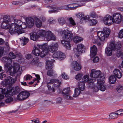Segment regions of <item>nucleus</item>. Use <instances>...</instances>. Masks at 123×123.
<instances>
[{
    "instance_id": "obj_13",
    "label": "nucleus",
    "mask_w": 123,
    "mask_h": 123,
    "mask_svg": "<svg viewBox=\"0 0 123 123\" xmlns=\"http://www.w3.org/2000/svg\"><path fill=\"white\" fill-rule=\"evenodd\" d=\"M56 79H50L49 82H48L47 83V86L49 90L51 92H54L55 89L53 88H52L50 85L54 84L55 82H56Z\"/></svg>"
},
{
    "instance_id": "obj_16",
    "label": "nucleus",
    "mask_w": 123,
    "mask_h": 123,
    "mask_svg": "<svg viewBox=\"0 0 123 123\" xmlns=\"http://www.w3.org/2000/svg\"><path fill=\"white\" fill-rule=\"evenodd\" d=\"M53 57H54L58 58L59 59L62 60L65 58V54L63 52L57 51L53 54Z\"/></svg>"
},
{
    "instance_id": "obj_36",
    "label": "nucleus",
    "mask_w": 123,
    "mask_h": 123,
    "mask_svg": "<svg viewBox=\"0 0 123 123\" xmlns=\"http://www.w3.org/2000/svg\"><path fill=\"white\" fill-rule=\"evenodd\" d=\"M80 91L78 88H75L74 92L73 95V97H76L78 96L80 93Z\"/></svg>"
},
{
    "instance_id": "obj_9",
    "label": "nucleus",
    "mask_w": 123,
    "mask_h": 123,
    "mask_svg": "<svg viewBox=\"0 0 123 123\" xmlns=\"http://www.w3.org/2000/svg\"><path fill=\"white\" fill-rule=\"evenodd\" d=\"M112 17V22L119 24L122 21V15L119 13H114Z\"/></svg>"
},
{
    "instance_id": "obj_7",
    "label": "nucleus",
    "mask_w": 123,
    "mask_h": 123,
    "mask_svg": "<svg viewBox=\"0 0 123 123\" xmlns=\"http://www.w3.org/2000/svg\"><path fill=\"white\" fill-rule=\"evenodd\" d=\"M37 46L39 48L42 50V51L41 52H40L39 56L42 57H44L48 52L47 46L45 44L41 45H37Z\"/></svg>"
},
{
    "instance_id": "obj_2",
    "label": "nucleus",
    "mask_w": 123,
    "mask_h": 123,
    "mask_svg": "<svg viewBox=\"0 0 123 123\" xmlns=\"http://www.w3.org/2000/svg\"><path fill=\"white\" fill-rule=\"evenodd\" d=\"M73 35L72 31L67 30L63 31L62 33V37L64 39L61 41V43L66 48L68 49H70V42L73 39Z\"/></svg>"
},
{
    "instance_id": "obj_39",
    "label": "nucleus",
    "mask_w": 123,
    "mask_h": 123,
    "mask_svg": "<svg viewBox=\"0 0 123 123\" xmlns=\"http://www.w3.org/2000/svg\"><path fill=\"white\" fill-rule=\"evenodd\" d=\"M103 31L105 34L106 37H108L110 33V30L107 28H103Z\"/></svg>"
},
{
    "instance_id": "obj_20",
    "label": "nucleus",
    "mask_w": 123,
    "mask_h": 123,
    "mask_svg": "<svg viewBox=\"0 0 123 123\" xmlns=\"http://www.w3.org/2000/svg\"><path fill=\"white\" fill-rule=\"evenodd\" d=\"M97 49L96 46L93 45L91 48L90 56L91 57L94 56L96 54Z\"/></svg>"
},
{
    "instance_id": "obj_4",
    "label": "nucleus",
    "mask_w": 123,
    "mask_h": 123,
    "mask_svg": "<svg viewBox=\"0 0 123 123\" xmlns=\"http://www.w3.org/2000/svg\"><path fill=\"white\" fill-rule=\"evenodd\" d=\"M84 45L81 44H79L77 45V48H74L73 49L74 53V57L77 59V61H79L80 60V56L81 53L83 52V48Z\"/></svg>"
},
{
    "instance_id": "obj_26",
    "label": "nucleus",
    "mask_w": 123,
    "mask_h": 123,
    "mask_svg": "<svg viewBox=\"0 0 123 123\" xmlns=\"http://www.w3.org/2000/svg\"><path fill=\"white\" fill-rule=\"evenodd\" d=\"M40 51L37 47H34L32 51V52L35 56H38L40 55Z\"/></svg>"
},
{
    "instance_id": "obj_50",
    "label": "nucleus",
    "mask_w": 123,
    "mask_h": 123,
    "mask_svg": "<svg viewBox=\"0 0 123 123\" xmlns=\"http://www.w3.org/2000/svg\"><path fill=\"white\" fill-rule=\"evenodd\" d=\"M9 71L10 75L12 76H14L16 73L17 72V71L14 69H13V71L11 70Z\"/></svg>"
},
{
    "instance_id": "obj_28",
    "label": "nucleus",
    "mask_w": 123,
    "mask_h": 123,
    "mask_svg": "<svg viewBox=\"0 0 123 123\" xmlns=\"http://www.w3.org/2000/svg\"><path fill=\"white\" fill-rule=\"evenodd\" d=\"M53 63L51 61L47 60L46 62V68L47 69H52L53 68Z\"/></svg>"
},
{
    "instance_id": "obj_61",
    "label": "nucleus",
    "mask_w": 123,
    "mask_h": 123,
    "mask_svg": "<svg viewBox=\"0 0 123 123\" xmlns=\"http://www.w3.org/2000/svg\"><path fill=\"white\" fill-rule=\"evenodd\" d=\"M25 80H30L31 78H32V77L29 74H27L25 76Z\"/></svg>"
},
{
    "instance_id": "obj_27",
    "label": "nucleus",
    "mask_w": 123,
    "mask_h": 123,
    "mask_svg": "<svg viewBox=\"0 0 123 123\" xmlns=\"http://www.w3.org/2000/svg\"><path fill=\"white\" fill-rule=\"evenodd\" d=\"M34 19L36 27L37 28H39L41 27L42 25V21L37 17H34Z\"/></svg>"
},
{
    "instance_id": "obj_47",
    "label": "nucleus",
    "mask_w": 123,
    "mask_h": 123,
    "mask_svg": "<svg viewBox=\"0 0 123 123\" xmlns=\"http://www.w3.org/2000/svg\"><path fill=\"white\" fill-rule=\"evenodd\" d=\"M90 16L93 18H96L98 17V15L94 11H92L90 13Z\"/></svg>"
},
{
    "instance_id": "obj_60",
    "label": "nucleus",
    "mask_w": 123,
    "mask_h": 123,
    "mask_svg": "<svg viewBox=\"0 0 123 123\" xmlns=\"http://www.w3.org/2000/svg\"><path fill=\"white\" fill-rule=\"evenodd\" d=\"M97 86H95L93 88V91L94 92H97L98 91L99 89V87L98 86V84H97Z\"/></svg>"
},
{
    "instance_id": "obj_38",
    "label": "nucleus",
    "mask_w": 123,
    "mask_h": 123,
    "mask_svg": "<svg viewBox=\"0 0 123 123\" xmlns=\"http://www.w3.org/2000/svg\"><path fill=\"white\" fill-rule=\"evenodd\" d=\"M3 21L6 23H8L11 22V20L10 17L7 15H5L3 18Z\"/></svg>"
},
{
    "instance_id": "obj_42",
    "label": "nucleus",
    "mask_w": 123,
    "mask_h": 123,
    "mask_svg": "<svg viewBox=\"0 0 123 123\" xmlns=\"http://www.w3.org/2000/svg\"><path fill=\"white\" fill-rule=\"evenodd\" d=\"M39 58L38 57H35L32 60L31 62V64L32 65H34L38 62Z\"/></svg>"
},
{
    "instance_id": "obj_44",
    "label": "nucleus",
    "mask_w": 123,
    "mask_h": 123,
    "mask_svg": "<svg viewBox=\"0 0 123 123\" xmlns=\"http://www.w3.org/2000/svg\"><path fill=\"white\" fill-rule=\"evenodd\" d=\"M58 22L60 25H62L65 24V21L63 18L61 17L59 18Z\"/></svg>"
},
{
    "instance_id": "obj_8",
    "label": "nucleus",
    "mask_w": 123,
    "mask_h": 123,
    "mask_svg": "<svg viewBox=\"0 0 123 123\" xmlns=\"http://www.w3.org/2000/svg\"><path fill=\"white\" fill-rule=\"evenodd\" d=\"M100 79H98L97 83L98 84V86L99 87L100 90L104 91L106 89V86L103 85L104 82L105 77L104 76H101Z\"/></svg>"
},
{
    "instance_id": "obj_11",
    "label": "nucleus",
    "mask_w": 123,
    "mask_h": 123,
    "mask_svg": "<svg viewBox=\"0 0 123 123\" xmlns=\"http://www.w3.org/2000/svg\"><path fill=\"white\" fill-rule=\"evenodd\" d=\"M58 46V44L57 43H55L51 44L47 48L48 51L53 53L55 52L57 50Z\"/></svg>"
},
{
    "instance_id": "obj_15",
    "label": "nucleus",
    "mask_w": 123,
    "mask_h": 123,
    "mask_svg": "<svg viewBox=\"0 0 123 123\" xmlns=\"http://www.w3.org/2000/svg\"><path fill=\"white\" fill-rule=\"evenodd\" d=\"M17 78V77H16L14 80L13 78L10 76H8L5 81L6 84V85H9V86H11L16 80Z\"/></svg>"
},
{
    "instance_id": "obj_64",
    "label": "nucleus",
    "mask_w": 123,
    "mask_h": 123,
    "mask_svg": "<svg viewBox=\"0 0 123 123\" xmlns=\"http://www.w3.org/2000/svg\"><path fill=\"white\" fill-rule=\"evenodd\" d=\"M96 80V79L95 80L94 79H89V80H88L87 82L88 83H92L93 82L95 81Z\"/></svg>"
},
{
    "instance_id": "obj_55",
    "label": "nucleus",
    "mask_w": 123,
    "mask_h": 123,
    "mask_svg": "<svg viewBox=\"0 0 123 123\" xmlns=\"http://www.w3.org/2000/svg\"><path fill=\"white\" fill-rule=\"evenodd\" d=\"M118 37L121 38L123 37V29L121 30L118 34Z\"/></svg>"
},
{
    "instance_id": "obj_57",
    "label": "nucleus",
    "mask_w": 123,
    "mask_h": 123,
    "mask_svg": "<svg viewBox=\"0 0 123 123\" xmlns=\"http://www.w3.org/2000/svg\"><path fill=\"white\" fill-rule=\"evenodd\" d=\"M9 56L12 59H14L16 58V56L12 52H11L9 54Z\"/></svg>"
},
{
    "instance_id": "obj_62",
    "label": "nucleus",
    "mask_w": 123,
    "mask_h": 123,
    "mask_svg": "<svg viewBox=\"0 0 123 123\" xmlns=\"http://www.w3.org/2000/svg\"><path fill=\"white\" fill-rule=\"evenodd\" d=\"M31 121L32 122V123H40L39 119L38 118L31 120Z\"/></svg>"
},
{
    "instance_id": "obj_24",
    "label": "nucleus",
    "mask_w": 123,
    "mask_h": 123,
    "mask_svg": "<svg viewBox=\"0 0 123 123\" xmlns=\"http://www.w3.org/2000/svg\"><path fill=\"white\" fill-rule=\"evenodd\" d=\"M12 68V66L10 63H7L4 65V69L6 73L10 71Z\"/></svg>"
},
{
    "instance_id": "obj_30",
    "label": "nucleus",
    "mask_w": 123,
    "mask_h": 123,
    "mask_svg": "<svg viewBox=\"0 0 123 123\" xmlns=\"http://www.w3.org/2000/svg\"><path fill=\"white\" fill-rule=\"evenodd\" d=\"M73 40L76 43H77L81 42L82 40V39L78 36H75L74 37Z\"/></svg>"
},
{
    "instance_id": "obj_40",
    "label": "nucleus",
    "mask_w": 123,
    "mask_h": 123,
    "mask_svg": "<svg viewBox=\"0 0 123 123\" xmlns=\"http://www.w3.org/2000/svg\"><path fill=\"white\" fill-rule=\"evenodd\" d=\"M21 39L23 41L22 42V44L23 45H25L27 44L29 41V39L28 38H26L25 37H22Z\"/></svg>"
},
{
    "instance_id": "obj_5",
    "label": "nucleus",
    "mask_w": 123,
    "mask_h": 123,
    "mask_svg": "<svg viewBox=\"0 0 123 123\" xmlns=\"http://www.w3.org/2000/svg\"><path fill=\"white\" fill-rule=\"evenodd\" d=\"M110 45L112 50H117V57L121 56L122 53L120 51H118L121 47V45L120 43L114 41L111 42Z\"/></svg>"
},
{
    "instance_id": "obj_58",
    "label": "nucleus",
    "mask_w": 123,
    "mask_h": 123,
    "mask_svg": "<svg viewBox=\"0 0 123 123\" xmlns=\"http://www.w3.org/2000/svg\"><path fill=\"white\" fill-rule=\"evenodd\" d=\"M13 100L12 98L10 97L7 98L5 100V102L7 103H9L12 102Z\"/></svg>"
},
{
    "instance_id": "obj_43",
    "label": "nucleus",
    "mask_w": 123,
    "mask_h": 123,
    "mask_svg": "<svg viewBox=\"0 0 123 123\" xmlns=\"http://www.w3.org/2000/svg\"><path fill=\"white\" fill-rule=\"evenodd\" d=\"M17 99L19 100H25L24 97L22 96L21 92L17 96Z\"/></svg>"
},
{
    "instance_id": "obj_21",
    "label": "nucleus",
    "mask_w": 123,
    "mask_h": 123,
    "mask_svg": "<svg viewBox=\"0 0 123 123\" xmlns=\"http://www.w3.org/2000/svg\"><path fill=\"white\" fill-rule=\"evenodd\" d=\"M113 72L114 75L117 78L119 79L122 77V74L119 69H115Z\"/></svg>"
},
{
    "instance_id": "obj_37",
    "label": "nucleus",
    "mask_w": 123,
    "mask_h": 123,
    "mask_svg": "<svg viewBox=\"0 0 123 123\" xmlns=\"http://www.w3.org/2000/svg\"><path fill=\"white\" fill-rule=\"evenodd\" d=\"M47 75L50 77L54 76L56 74L54 71L52 70H48L47 72Z\"/></svg>"
},
{
    "instance_id": "obj_48",
    "label": "nucleus",
    "mask_w": 123,
    "mask_h": 123,
    "mask_svg": "<svg viewBox=\"0 0 123 123\" xmlns=\"http://www.w3.org/2000/svg\"><path fill=\"white\" fill-rule=\"evenodd\" d=\"M123 89V86L121 85H119L117 86L116 90L119 93Z\"/></svg>"
},
{
    "instance_id": "obj_63",
    "label": "nucleus",
    "mask_w": 123,
    "mask_h": 123,
    "mask_svg": "<svg viewBox=\"0 0 123 123\" xmlns=\"http://www.w3.org/2000/svg\"><path fill=\"white\" fill-rule=\"evenodd\" d=\"M99 60V58L98 57H95L93 59V61L94 63L98 62Z\"/></svg>"
},
{
    "instance_id": "obj_3",
    "label": "nucleus",
    "mask_w": 123,
    "mask_h": 123,
    "mask_svg": "<svg viewBox=\"0 0 123 123\" xmlns=\"http://www.w3.org/2000/svg\"><path fill=\"white\" fill-rule=\"evenodd\" d=\"M14 23H12L10 27L9 30L10 33L11 35L17 33L18 34H21V31L19 28L22 22L20 20L14 19Z\"/></svg>"
},
{
    "instance_id": "obj_49",
    "label": "nucleus",
    "mask_w": 123,
    "mask_h": 123,
    "mask_svg": "<svg viewBox=\"0 0 123 123\" xmlns=\"http://www.w3.org/2000/svg\"><path fill=\"white\" fill-rule=\"evenodd\" d=\"M118 116H122L123 115V110L120 109L115 111Z\"/></svg>"
},
{
    "instance_id": "obj_6",
    "label": "nucleus",
    "mask_w": 123,
    "mask_h": 123,
    "mask_svg": "<svg viewBox=\"0 0 123 123\" xmlns=\"http://www.w3.org/2000/svg\"><path fill=\"white\" fill-rule=\"evenodd\" d=\"M85 4L83 3L77 4L75 3L71 4L68 5H65L63 6L64 9L66 10H70L75 9L77 7L84 6Z\"/></svg>"
},
{
    "instance_id": "obj_53",
    "label": "nucleus",
    "mask_w": 123,
    "mask_h": 123,
    "mask_svg": "<svg viewBox=\"0 0 123 123\" xmlns=\"http://www.w3.org/2000/svg\"><path fill=\"white\" fill-rule=\"evenodd\" d=\"M62 78L64 79L67 80L69 79L68 76L65 73H63L62 74Z\"/></svg>"
},
{
    "instance_id": "obj_33",
    "label": "nucleus",
    "mask_w": 123,
    "mask_h": 123,
    "mask_svg": "<svg viewBox=\"0 0 123 123\" xmlns=\"http://www.w3.org/2000/svg\"><path fill=\"white\" fill-rule=\"evenodd\" d=\"M112 49L110 47H108L106 48L105 52L106 54L108 56H110L112 54Z\"/></svg>"
},
{
    "instance_id": "obj_59",
    "label": "nucleus",
    "mask_w": 123,
    "mask_h": 123,
    "mask_svg": "<svg viewBox=\"0 0 123 123\" xmlns=\"http://www.w3.org/2000/svg\"><path fill=\"white\" fill-rule=\"evenodd\" d=\"M89 79V76L87 75L84 76L83 79V80L85 82H87Z\"/></svg>"
},
{
    "instance_id": "obj_46",
    "label": "nucleus",
    "mask_w": 123,
    "mask_h": 123,
    "mask_svg": "<svg viewBox=\"0 0 123 123\" xmlns=\"http://www.w3.org/2000/svg\"><path fill=\"white\" fill-rule=\"evenodd\" d=\"M27 25L25 23H22L21 25L19 26V28L21 31V33L23 32V31L22 29H25Z\"/></svg>"
},
{
    "instance_id": "obj_45",
    "label": "nucleus",
    "mask_w": 123,
    "mask_h": 123,
    "mask_svg": "<svg viewBox=\"0 0 123 123\" xmlns=\"http://www.w3.org/2000/svg\"><path fill=\"white\" fill-rule=\"evenodd\" d=\"M89 22L91 25H94L97 23V21L95 19H92L89 20Z\"/></svg>"
},
{
    "instance_id": "obj_14",
    "label": "nucleus",
    "mask_w": 123,
    "mask_h": 123,
    "mask_svg": "<svg viewBox=\"0 0 123 123\" xmlns=\"http://www.w3.org/2000/svg\"><path fill=\"white\" fill-rule=\"evenodd\" d=\"M104 22L105 25H110L112 22V17L109 15H106L104 18Z\"/></svg>"
},
{
    "instance_id": "obj_19",
    "label": "nucleus",
    "mask_w": 123,
    "mask_h": 123,
    "mask_svg": "<svg viewBox=\"0 0 123 123\" xmlns=\"http://www.w3.org/2000/svg\"><path fill=\"white\" fill-rule=\"evenodd\" d=\"M26 21L27 26L29 28H31L34 25V20L32 18H26Z\"/></svg>"
},
{
    "instance_id": "obj_29",
    "label": "nucleus",
    "mask_w": 123,
    "mask_h": 123,
    "mask_svg": "<svg viewBox=\"0 0 123 123\" xmlns=\"http://www.w3.org/2000/svg\"><path fill=\"white\" fill-rule=\"evenodd\" d=\"M116 78L113 75H112L109 78V81L110 83L114 84L116 80Z\"/></svg>"
},
{
    "instance_id": "obj_41",
    "label": "nucleus",
    "mask_w": 123,
    "mask_h": 123,
    "mask_svg": "<svg viewBox=\"0 0 123 123\" xmlns=\"http://www.w3.org/2000/svg\"><path fill=\"white\" fill-rule=\"evenodd\" d=\"M8 23H6L5 22L3 21L1 25V27L2 28L6 29L8 28Z\"/></svg>"
},
{
    "instance_id": "obj_31",
    "label": "nucleus",
    "mask_w": 123,
    "mask_h": 123,
    "mask_svg": "<svg viewBox=\"0 0 123 123\" xmlns=\"http://www.w3.org/2000/svg\"><path fill=\"white\" fill-rule=\"evenodd\" d=\"M21 92L22 94V96L24 97L25 100L28 98L30 95V93L27 91H22Z\"/></svg>"
},
{
    "instance_id": "obj_23",
    "label": "nucleus",
    "mask_w": 123,
    "mask_h": 123,
    "mask_svg": "<svg viewBox=\"0 0 123 123\" xmlns=\"http://www.w3.org/2000/svg\"><path fill=\"white\" fill-rule=\"evenodd\" d=\"M49 8L51 9L49 11V12L50 13L55 12H58L59 10H61L62 8L61 7H49Z\"/></svg>"
},
{
    "instance_id": "obj_56",
    "label": "nucleus",
    "mask_w": 123,
    "mask_h": 123,
    "mask_svg": "<svg viewBox=\"0 0 123 123\" xmlns=\"http://www.w3.org/2000/svg\"><path fill=\"white\" fill-rule=\"evenodd\" d=\"M76 16L79 18H82L84 16V13L82 12H80L76 14Z\"/></svg>"
},
{
    "instance_id": "obj_12",
    "label": "nucleus",
    "mask_w": 123,
    "mask_h": 123,
    "mask_svg": "<svg viewBox=\"0 0 123 123\" xmlns=\"http://www.w3.org/2000/svg\"><path fill=\"white\" fill-rule=\"evenodd\" d=\"M45 37L48 41L51 40H55L56 38L55 36L53 33L50 31H48L46 32Z\"/></svg>"
},
{
    "instance_id": "obj_52",
    "label": "nucleus",
    "mask_w": 123,
    "mask_h": 123,
    "mask_svg": "<svg viewBox=\"0 0 123 123\" xmlns=\"http://www.w3.org/2000/svg\"><path fill=\"white\" fill-rule=\"evenodd\" d=\"M82 76V74H78L76 75L75 78L77 80H79L81 79Z\"/></svg>"
},
{
    "instance_id": "obj_54",
    "label": "nucleus",
    "mask_w": 123,
    "mask_h": 123,
    "mask_svg": "<svg viewBox=\"0 0 123 123\" xmlns=\"http://www.w3.org/2000/svg\"><path fill=\"white\" fill-rule=\"evenodd\" d=\"M69 21L70 24L74 26L76 25L74 20L71 17L69 18Z\"/></svg>"
},
{
    "instance_id": "obj_34",
    "label": "nucleus",
    "mask_w": 123,
    "mask_h": 123,
    "mask_svg": "<svg viewBox=\"0 0 123 123\" xmlns=\"http://www.w3.org/2000/svg\"><path fill=\"white\" fill-rule=\"evenodd\" d=\"M46 33L45 31L43 30H40L37 32L38 37L40 36L45 37Z\"/></svg>"
},
{
    "instance_id": "obj_35",
    "label": "nucleus",
    "mask_w": 123,
    "mask_h": 123,
    "mask_svg": "<svg viewBox=\"0 0 123 123\" xmlns=\"http://www.w3.org/2000/svg\"><path fill=\"white\" fill-rule=\"evenodd\" d=\"M118 117L116 112H114L110 114L109 116V118L112 119L117 118Z\"/></svg>"
},
{
    "instance_id": "obj_22",
    "label": "nucleus",
    "mask_w": 123,
    "mask_h": 123,
    "mask_svg": "<svg viewBox=\"0 0 123 123\" xmlns=\"http://www.w3.org/2000/svg\"><path fill=\"white\" fill-rule=\"evenodd\" d=\"M97 36L99 39L102 41H104L105 38V36L104 33L102 31L97 32Z\"/></svg>"
},
{
    "instance_id": "obj_1",
    "label": "nucleus",
    "mask_w": 123,
    "mask_h": 123,
    "mask_svg": "<svg viewBox=\"0 0 123 123\" xmlns=\"http://www.w3.org/2000/svg\"><path fill=\"white\" fill-rule=\"evenodd\" d=\"M20 91V88L18 86L11 88L10 87L7 89L0 88V101L3 99L4 96L2 94H5L6 97H10L14 95L17 94Z\"/></svg>"
},
{
    "instance_id": "obj_10",
    "label": "nucleus",
    "mask_w": 123,
    "mask_h": 123,
    "mask_svg": "<svg viewBox=\"0 0 123 123\" xmlns=\"http://www.w3.org/2000/svg\"><path fill=\"white\" fill-rule=\"evenodd\" d=\"M90 76L92 78L100 79L101 76H104L101 75V72L99 70H97L95 69H92L91 70V73L90 75Z\"/></svg>"
},
{
    "instance_id": "obj_25",
    "label": "nucleus",
    "mask_w": 123,
    "mask_h": 123,
    "mask_svg": "<svg viewBox=\"0 0 123 123\" xmlns=\"http://www.w3.org/2000/svg\"><path fill=\"white\" fill-rule=\"evenodd\" d=\"M31 39L34 41H36L38 38V36L36 32H31L30 33Z\"/></svg>"
},
{
    "instance_id": "obj_51",
    "label": "nucleus",
    "mask_w": 123,
    "mask_h": 123,
    "mask_svg": "<svg viewBox=\"0 0 123 123\" xmlns=\"http://www.w3.org/2000/svg\"><path fill=\"white\" fill-rule=\"evenodd\" d=\"M56 82H55L54 84V87H58L60 86L61 84V82H60L59 80L56 79Z\"/></svg>"
},
{
    "instance_id": "obj_17",
    "label": "nucleus",
    "mask_w": 123,
    "mask_h": 123,
    "mask_svg": "<svg viewBox=\"0 0 123 123\" xmlns=\"http://www.w3.org/2000/svg\"><path fill=\"white\" fill-rule=\"evenodd\" d=\"M70 92L69 88H67L64 89L62 91V93L64 94V97L67 99H71L73 98L72 97H71L69 95Z\"/></svg>"
},
{
    "instance_id": "obj_32",
    "label": "nucleus",
    "mask_w": 123,
    "mask_h": 123,
    "mask_svg": "<svg viewBox=\"0 0 123 123\" xmlns=\"http://www.w3.org/2000/svg\"><path fill=\"white\" fill-rule=\"evenodd\" d=\"M78 84L79 89L81 91H83L85 88V85L84 82L80 81L79 82Z\"/></svg>"
},
{
    "instance_id": "obj_18",
    "label": "nucleus",
    "mask_w": 123,
    "mask_h": 123,
    "mask_svg": "<svg viewBox=\"0 0 123 123\" xmlns=\"http://www.w3.org/2000/svg\"><path fill=\"white\" fill-rule=\"evenodd\" d=\"M72 65L73 69L76 71H79L81 68L80 64L76 61H73L72 63Z\"/></svg>"
}]
</instances>
